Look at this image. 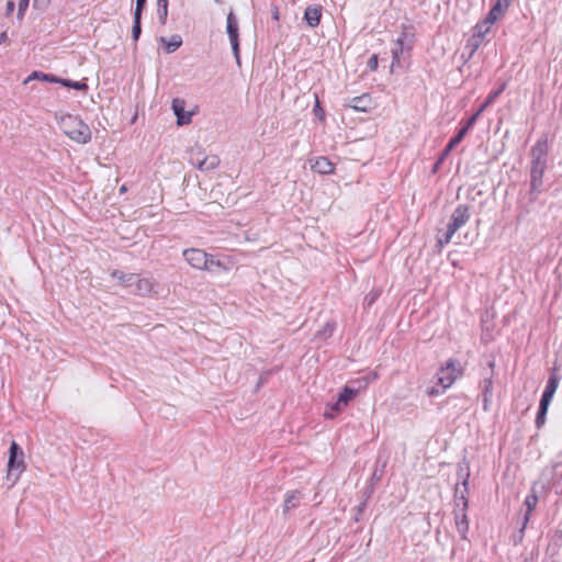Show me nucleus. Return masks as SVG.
I'll list each match as a JSON object with an SVG mask.
<instances>
[{
  "mask_svg": "<svg viewBox=\"0 0 562 562\" xmlns=\"http://www.w3.org/2000/svg\"><path fill=\"white\" fill-rule=\"evenodd\" d=\"M30 0H19V7L21 8V11H25L29 7Z\"/></svg>",
  "mask_w": 562,
  "mask_h": 562,
  "instance_id": "obj_40",
  "label": "nucleus"
},
{
  "mask_svg": "<svg viewBox=\"0 0 562 562\" xmlns=\"http://www.w3.org/2000/svg\"><path fill=\"white\" fill-rule=\"evenodd\" d=\"M172 111L177 116V124L179 126L187 125L192 120V113L186 112V101L183 99L175 98L171 104Z\"/></svg>",
  "mask_w": 562,
  "mask_h": 562,
  "instance_id": "obj_11",
  "label": "nucleus"
},
{
  "mask_svg": "<svg viewBox=\"0 0 562 562\" xmlns=\"http://www.w3.org/2000/svg\"><path fill=\"white\" fill-rule=\"evenodd\" d=\"M470 220V209L469 206L461 204L456 207L453 213L451 214L450 222L448 224L447 231L439 235L437 238L438 245L440 247L450 243L452 236L459 231L463 225L468 223Z\"/></svg>",
  "mask_w": 562,
  "mask_h": 562,
  "instance_id": "obj_4",
  "label": "nucleus"
},
{
  "mask_svg": "<svg viewBox=\"0 0 562 562\" xmlns=\"http://www.w3.org/2000/svg\"><path fill=\"white\" fill-rule=\"evenodd\" d=\"M560 379L557 373H552L549 376V380L547 382L546 389L543 391V394L540 400V404L549 406L554 393L557 392V389L559 386Z\"/></svg>",
  "mask_w": 562,
  "mask_h": 562,
  "instance_id": "obj_14",
  "label": "nucleus"
},
{
  "mask_svg": "<svg viewBox=\"0 0 562 562\" xmlns=\"http://www.w3.org/2000/svg\"><path fill=\"white\" fill-rule=\"evenodd\" d=\"M57 83H60L64 87L72 88V89H76V90H79V91H85V90L88 89L87 83L81 82V81H72V80H69V79H61V78H59V81H57Z\"/></svg>",
  "mask_w": 562,
  "mask_h": 562,
  "instance_id": "obj_30",
  "label": "nucleus"
},
{
  "mask_svg": "<svg viewBox=\"0 0 562 562\" xmlns=\"http://www.w3.org/2000/svg\"><path fill=\"white\" fill-rule=\"evenodd\" d=\"M160 41L165 44V49L167 53L176 52L182 44V38L180 35H172L169 40L161 37Z\"/></svg>",
  "mask_w": 562,
  "mask_h": 562,
  "instance_id": "obj_24",
  "label": "nucleus"
},
{
  "mask_svg": "<svg viewBox=\"0 0 562 562\" xmlns=\"http://www.w3.org/2000/svg\"><path fill=\"white\" fill-rule=\"evenodd\" d=\"M467 131L462 127L458 134L450 139L448 145L446 146L445 150L441 153L440 157L436 161V164L432 167V172L436 173L440 167V165L443 162L446 157L449 155V153L467 135Z\"/></svg>",
  "mask_w": 562,
  "mask_h": 562,
  "instance_id": "obj_13",
  "label": "nucleus"
},
{
  "mask_svg": "<svg viewBox=\"0 0 562 562\" xmlns=\"http://www.w3.org/2000/svg\"><path fill=\"white\" fill-rule=\"evenodd\" d=\"M510 0H497L486 19L494 23L509 7Z\"/></svg>",
  "mask_w": 562,
  "mask_h": 562,
  "instance_id": "obj_18",
  "label": "nucleus"
},
{
  "mask_svg": "<svg viewBox=\"0 0 562 562\" xmlns=\"http://www.w3.org/2000/svg\"><path fill=\"white\" fill-rule=\"evenodd\" d=\"M406 37V34H402L394 43V46L392 47V63L390 66V72H394L397 68L402 67L401 58L404 53V40Z\"/></svg>",
  "mask_w": 562,
  "mask_h": 562,
  "instance_id": "obj_12",
  "label": "nucleus"
},
{
  "mask_svg": "<svg viewBox=\"0 0 562 562\" xmlns=\"http://www.w3.org/2000/svg\"><path fill=\"white\" fill-rule=\"evenodd\" d=\"M548 142L546 138L538 139L532 146L530 155L533 162H547Z\"/></svg>",
  "mask_w": 562,
  "mask_h": 562,
  "instance_id": "obj_15",
  "label": "nucleus"
},
{
  "mask_svg": "<svg viewBox=\"0 0 562 562\" xmlns=\"http://www.w3.org/2000/svg\"><path fill=\"white\" fill-rule=\"evenodd\" d=\"M145 4H146V0H136L134 16L142 18V12H143Z\"/></svg>",
  "mask_w": 562,
  "mask_h": 562,
  "instance_id": "obj_38",
  "label": "nucleus"
},
{
  "mask_svg": "<svg viewBox=\"0 0 562 562\" xmlns=\"http://www.w3.org/2000/svg\"><path fill=\"white\" fill-rule=\"evenodd\" d=\"M32 79H42V80H45V81L56 82V83H57V81H59V78H57L55 76L43 74V72H38V71H34L24 80V83H27Z\"/></svg>",
  "mask_w": 562,
  "mask_h": 562,
  "instance_id": "obj_29",
  "label": "nucleus"
},
{
  "mask_svg": "<svg viewBox=\"0 0 562 562\" xmlns=\"http://www.w3.org/2000/svg\"><path fill=\"white\" fill-rule=\"evenodd\" d=\"M158 2H168V0H157Z\"/></svg>",
  "mask_w": 562,
  "mask_h": 562,
  "instance_id": "obj_46",
  "label": "nucleus"
},
{
  "mask_svg": "<svg viewBox=\"0 0 562 562\" xmlns=\"http://www.w3.org/2000/svg\"><path fill=\"white\" fill-rule=\"evenodd\" d=\"M322 18V8L319 5H308L304 11V20L311 27L319 25Z\"/></svg>",
  "mask_w": 562,
  "mask_h": 562,
  "instance_id": "obj_16",
  "label": "nucleus"
},
{
  "mask_svg": "<svg viewBox=\"0 0 562 562\" xmlns=\"http://www.w3.org/2000/svg\"><path fill=\"white\" fill-rule=\"evenodd\" d=\"M547 168V162H533L530 167V201L537 200L542 188V178Z\"/></svg>",
  "mask_w": 562,
  "mask_h": 562,
  "instance_id": "obj_8",
  "label": "nucleus"
},
{
  "mask_svg": "<svg viewBox=\"0 0 562 562\" xmlns=\"http://www.w3.org/2000/svg\"><path fill=\"white\" fill-rule=\"evenodd\" d=\"M437 394H438V392L436 390H434V389L429 392V395H432V396L437 395Z\"/></svg>",
  "mask_w": 562,
  "mask_h": 562,
  "instance_id": "obj_44",
  "label": "nucleus"
},
{
  "mask_svg": "<svg viewBox=\"0 0 562 562\" xmlns=\"http://www.w3.org/2000/svg\"><path fill=\"white\" fill-rule=\"evenodd\" d=\"M346 406L337 400L334 404H328L324 416L326 418H334L339 412H341Z\"/></svg>",
  "mask_w": 562,
  "mask_h": 562,
  "instance_id": "obj_26",
  "label": "nucleus"
},
{
  "mask_svg": "<svg viewBox=\"0 0 562 562\" xmlns=\"http://www.w3.org/2000/svg\"><path fill=\"white\" fill-rule=\"evenodd\" d=\"M460 476L462 477V486L461 491L459 485L456 486V506L454 510V520L458 532L460 533L462 539H467V535L469 532V520L467 515V509L469 506L468 498L465 496L468 492V479L470 476L469 468L464 469L460 467Z\"/></svg>",
  "mask_w": 562,
  "mask_h": 562,
  "instance_id": "obj_1",
  "label": "nucleus"
},
{
  "mask_svg": "<svg viewBox=\"0 0 562 562\" xmlns=\"http://www.w3.org/2000/svg\"><path fill=\"white\" fill-rule=\"evenodd\" d=\"M357 395V391L349 387V386H345L342 389V391L340 392V394L338 395V398L340 403H342L345 406L348 405V403Z\"/></svg>",
  "mask_w": 562,
  "mask_h": 562,
  "instance_id": "obj_28",
  "label": "nucleus"
},
{
  "mask_svg": "<svg viewBox=\"0 0 562 562\" xmlns=\"http://www.w3.org/2000/svg\"><path fill=\"white\" fill-rule=\"evenodd\" d=\"M14 8H15L14 1L13 0H9L7 2V5H5V15L12 14V12L14 11Z\"/></svg>",
  "mask_w": 562,
  "mask_h": 562,
  "instance_id": "obj_39",
  "label": "nucleus"
},
{
  "mask_svg": "<svg viewBox=\"0 0 562 562\" xmlns=\"http://www.w3.org/2000/svg\"><path fill=\"white\" fill-rule=\"evenodd\" d=\"M220 165V158L216 155L204 157L196 164V168L201 171H209L215 169Z\"/></svg>",
  "mask_w": 562,
  "mask_h": 562,
  "instance_id": "obj_20",
  "label": "nucleus"
},
{
  "mask_svg": "<svg viewBox=\"0 0 562 562\" xmlns=\"http://www.w3.org/2000/svg\"><path fill=\"white\" fill-rule=\"evenodd\" d=\"M184 260L196 270L214 271L215 269L228 270L222 261L215 260L212 255L199 248H190L183 251Z\"/></svg>",
  "mask_w": 562,
  "mask_h": 562,
  "instance_id": "obj_3",
  "label": "nucleus"
},
{
  "mask_svg": "<svg viewBox=\"0 0 562 562\" xmlns=\"http://www.w3.org/2000/svg\"><path fill=\"white\" fill-rule=\"evenodd\" d=\"M111 276L115 278L123 286L132 288L134 285V281L136 279V274L134 273H125L120 270H114Z\"/></svg>",
  "mask_w": 562,
  "mask_h": 562,
  "instance_id": "obj_21",
  "label": "nucleus"
},
{
  "mask_svg": "<svg viewBox=\"0 0 562 562\" xmlns=\"http://www.w3.org/2000/svg\"><path fill=\"white\" fill-rule=\"evenodd\" d=\"M126 190H127V189H126V186H122V187L120 188V193H124V192H126Z\"/></svg>",
  "mask_w": 562,
  "mask_h": 562,
  "instance_id": "obj_43",
  "label": "nucleus"
},
{
  "mask_svg": "<svg viewBox=\"0 0 562 562\" xmlns=\"http://www.w3.org/2000/svg\"><path fill=\"white\" fill-rule=\"evenodd\" d=\"M493 382L491 378H486L482 382L484 409H487L490 397L492 396Z\"/></svg>",
  "mask_w": 562,
  "mask_h": 562,
  "instance_id": "obj_25",
  "label": "nucleus"
},
{
  "mask_svg": "<svg viewBox=\"0 0 562 562\" xmlns=\"http://www.w3.org/2000/svg\"><path fill=\"white\" fill-rule=\"evenodd\" d=\"M314 113H315V115H316L319 120H324V119H325V112H324V110L321 108L319 100H318V98H317V97H316V101H315Z\"/></svg>",
  "mask_w": 562,
  "mask_h": 562,
  "instance_id": "obj_37",
  "label": "nucleus"
},
{
  "mask_svg": "<svg viewBox=\"0 0 562 562\" xmlns=\"http://www.w3.org/2000/svg\"><path fill=\"white\" fill-rule=\"evenodd\" d=\"M336 324L334 322H327L325 326L317 333L321 338H329L334 334Z\"/></svg>",
  "mask_w": 562,
  "mask_h": 562,
  "instance_id": "obj_32",
  "label": "nucleus"
},
{
  "mask_svg": "<svg viewBox=\"0 0 562 562\" xmlns=\"http://www.w3.org/2000/svg\"><path fill=\"white\" fill-rule=\"evenodd\" d=\"M462 375V368L460 362L454 359H449L446 362V366L442 367L438 373V383L442 386L443 390L450 387L458 378Z\"/></svg>",
  "mask_w": 562,
  "mask_h": 562,
  "instance_id": "obj_6",
  "label": "nucleus"
},
{
  "mask_svg": "<svg viewBox=\"0 0 562 562\" xmlns=\"http://www.w3.org/2000/svg\"><path fill=\"white\" fill-rule=\"evenodd\" d=\"M378 66H379V58H378V55L376 54H373L369 60H368V68L371 70V71H374L378 69Z\"/></svg>",
  "mask_w": 562,
  "mask_h": 562,
  "instance_id": "obj_36",
  "label": "nucleus"
},
{
  "mask_svg": "<svg viewBox=\"0 0 562 562\" xmlns=\"http://www.w3.org/2000/svg\"><path fill=\"white\" fill-rule=\"evenodd\" d=\"M350 106L357 111L367 112L370 108V98L367 94L355 97Z\"/></svg>",
  "mask_w": 562,
  "mask_h": 562,
  "instance_id": "obj_23",
  "label": "nucleus"
},
{
  "mask_svg": "<svg viewBox=\"0 0 562 562\" xmlns=\"http://www.w3.org/2000/svg\"><path fill=\"white\" fill-rule=\"evenodd\" d=\"M25 470L24 453L21 447L12 441L9 449L8 473L7 479L14 485L20 479L21 473Z\"/></svg>",
  "mask_w": 562,
  "mask_h": 562,
  "instance_id": "obj_5",
  "label": "nucleus"
},
{
  "mask_svg": "<svg viewBox=\"0 0 562 562\" xmlns=\"http://www.w3.org/2000/svg\"><path fill=\"white\" fill-rule=\"evenodd\" d=\"M8 40V35L5 32L0 33V44Z\"/></svg>",
  "mask_w": 562,
  "mask_h": 562,
  "instance_id": "obj_41",
  "label": "nucleus"
},
{
  "mask_svg": "<svg viewBox=\"0 0 562 562\" xmlns=\"http://www.w3.org/2000/svg\"><path fill=\"white\" fill-rule=\"evenodd\" d=\"M273 18H274L276 20L279 18V13H278V11H276V12L273 13Z\"/></svg>",
  "mask_w": 562,
  "mask_h": 562,
  "instance_id": "obj_45",
  "label": "nucleus"
},
{
  "mask_svg": "<svg viewBox=\"0 0 562 562\" xmlns=\"http://www.w3.org/2000/svg\"><path fill=\"white\" fill-rule=\"evenodd\" d=\"M226 30H227V34H228V37H229V42H231V45H232V49H233L236 63L238 65H240L239 41H238V22H237V19L235 16V14L233 13V11H231L227 14V26H226Z\"/></svg>",
  "mask_w": 562,
  "mask_h": 562,
  "instance_id": "obj_9",
  "label": "nucleus"
},
{
  "mask_svg": "<svg viewBox=\"0 0 562 562\" xmlns=\"http://www.w3.org/2000/svg\"><path fill=\"white\" fill-rule=\"evenodd\" d=\"M549 406L539 404V411L536 417V426L537 428H541L546 424V416L548 413Z\"/></svg>",
  "mask_w": 562,
  "mask_h": 562,
  "instance_id": "obj_31",
  "label": "nucleus"
},
{
  "mask_svg": "<svg viewBox=\"0 0 562 562\" xmlns=\"http://www.w3.org/2000/svg\"><path fill=\"white\" fill-rule=\"evenodd\" d=\"M312 169L321 175H330L334 172V164L326 157H318L312 165Z\"/></svg>",
  "mask_w": 562,
  "mask_h": 562,
  "instance_id": "obj_17",
  "label": "nucleus"
},
{
  "mask_svg": "<svg viewBox=\"0 0 562 562\" xmlns=\"http://www.w3.org/2000/svg\"><path fill=\"white\" fill-rule=\"evenodd\" d=\"M301 502V494L297 491L289 492L283 503V514L296 508Z\"/></svg>",
  "mask_w": 562,
  "mask_h": 562,
  "instance_id": "obj_19",
  "label": "nucleus"
},
{
  "mask_svg": "<svg viewBox=\"0 0 562 562\" xmlns=\"http://www.w3.org/2000/svg\"><path fill=\"white\" fill-rule=\"evenodd\" d=\"M493 23L485 19L482 23H477L473 29V34L469 37L465 44V49L469 50V58L479 49L483 44L486 33L490 32Z\"/></svg>",
  "mask_w": 562,
  "mask_h": 562,
  "instance_id": "obj_7",
  "label": "nucleus"
},
{
  "mask_svg": "<svg viewBox=\"0 0 562 562\" xmlns=\"http://www.w3.org/2000/svg\"><path fill=\"white\" fill-rule=\"evenodd\" d=\"M505 88H506V83L504 82L497 90L492 91L487 95V103H493L495 101V99L505 90Z\"/></svg>",
  "mask_w": 562,
  "mask_h": 562,
  "instance_id": "obj_35",
  "label": "nucleus"
},
{
  "mask_svg": "<svg viewBox=\"0 0 562 562\" xmlns=\"http://www.w3.org/2000/svg\"><path fill=\"white\" fill-rule=\"evenodd\" d=\"M492 103H487V99L485 102L477 109V111L464 123L463 128L468 132L476 122L477 117L485 111V109Z\"/></svg>",
  "mask_w": 562,
  "mask_h": 562,
  "instance_id": "obj_27",
  "label": "nucleus"
},
{
  "mask_svg": "<svg viewBox=\"0 0 562 562\" xmlns=\"http://www.w3.org/2000/svg\"><path fill=\"white\" fill-rule=\"evenodd\" d=\"M133 286V293L139 296H150L157 293V282L154 278H139L136 276Z\"/></svg>",
  "mask_w": 562,
  "mask_h": 562,
  "instance_id": "obj_10",
  "label": "nucleus"
},
{
  "mask_svg": "<svg viewBox=\"0 0 562 562\" xmlns=\"http://www.w3.org/2000/svg\"><path fill=\"white\" fill-rule=\"evenodd\" d=\"M140 33H142L140 18L134 16V24H133V27H132L133 40L137 41L139 35H140Z\"/></svg>",
  "mask_w": 562,
  "mask_h": 562,
  "instance_id": "obj_34",
  "label": "nucleus"
},
{
  "mask_svg": "<svg viewBox=\"0 0 562 562\" xmlns=\"http://www.w3.org/2000/svg\"><path fill=\"white\" fill-rule=\"evenodd\" d=\"M24 13H25V11H21V8L19 7L18 15H16V16H18V19H19V20H22V19H23V16H24Z\"/></svg>",
  "mask_w": 562,
  "mask_h": 562,
  "instance_id": "obj_42",
  "label": "nucleus"
},
{
  "mask_svg": "<svg viewBox=\"0 0 562 562\" xmlns=\"http://www.w3.org/2000/svg\"><path fill=\"white\" fill-rule=\"evenodd\" d=\"M216 3H221V0H215Z\"/></svg>",
  "mask_w": 562,
  "mask_h": 562,
  "instance_id": "obj_47",
  "label": "nucleus"
},
{
  "mask_svg": "<svg viewBox=\"0 0 562 562\" xmlns=\"http://www.w3.org/2000/svg\"><path fill=\"white\" fill-rule=\"evenodd\" d=\"M537 504H538V496L535 493H532L526 497L524 505L526 506L527 512L525 514L522 528H525L527 526L529 518H530V514L536 508Z\"/></svg>",
  "mask_w": 562,
  "mask_h": 562,
  "instance_id": "obj_22",
  "label": "nucleus"
},
{
  "mask_svg": "<svg viewBox=\"0 0 562 562\" xmlns=\"http://www.w3.org/2000/svg\"><path fill=\"white\" fill-rule=\"evenodd\" d=\"M57 122L63 133L71 140L78 144H87L91 140V130L79 116L60 115Z\"/></svg>",
  "mask_w": 562,
  "mask_h": 562,
  "instance_id": "obj_2",
  "label": "nucleus"
},
{
  "mask_svg": "<svg viewBox=\"0 0 562 562\" xmlns=\"http://www.w3.org/2000/svg\"><path fill=\"white\" fill-rule=\"evenodd\" d=\"M157 14L161 24H165L168 16V2L157 1Z\"/></svg>",
  "mask_w": 562,
  "mask_h": 562,
  "instance_id": "obj_33",
  "label": "nucleus"
}]
</instances>
